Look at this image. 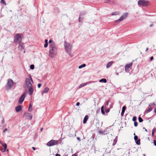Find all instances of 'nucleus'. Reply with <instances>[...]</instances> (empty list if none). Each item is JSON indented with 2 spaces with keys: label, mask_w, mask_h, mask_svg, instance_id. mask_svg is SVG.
I'll list each match as a JSON object with an SVG mask.
<instances>
[{
  "label": "nucleus",
  "mask_w": 156,
  "mask_h": 156,
  "mask_svg": "<svg viewBox=\"0 0 156 156\" xmlns=\"http://www.w3.org/2000/svg\"><path fill=\"white\" fill-rule=\"evenodd\" d=\"M49 55L51 57H54L57 53V48L54 41L50 40L49 41Z\"/></svg>",
  "instance_id": "nucleus-1"
},
{
  "label": "nucleus",
  "mask_w": 156,
  "mask_h": 156,
  "mask_svg": "<svg viewBox=\"0 0 156 156\" xmlns=\"http://www.w3.org/2000/svg\"><path fill=\"white\" fill-rule=\"evenodd\" d=\"M23 35L21 34H17L14 36V42L15 43L21 42L23 37Z\"/></svg>",
  "instance_id": "nucleus-2"
},
{
  "label": "nucleus",
  "mask_w": 156,
  "mask_h": 156,
  "mask_svg": "<svg viewBox=\"0 0 156 156\" xmlns=\"http://www.w3.org/2000/svg\"><path fill=\"white\" fill-rule=\"evenodd\" d=\"M138 4L140 6H147L149 5V3L145 0H140L138 2Z\"/></svg>",
  "instance_id": "nucleus-3"
},
{
  "label": "nucleus",
  "mask_w": 156,
  "mask_h": 156,
  "mask_svg": "<svg viewBox=\"0 0 156 156\" xmlns=\"http://www.w3.org/2000/svg\"><path fill=\"white\" fill-rule=\"evenodd\" d=\"M13 84V81L11 79H9L6 86V89L8 90L10 89L12 87Z\"/></svg>",
  "instance_id": "nucleus-4"
},
{
  "label": "nucleus",
  "mask_w": 156,
  "mask_h": 156,
  "mask_svg": "<svg viewBox=\"0 0 156 156\" xmlns=\"http://www.w3.org/2000/svg\"><path fill=\"white\" fill-rule=\"evenodd\" d=\"M64 46L65 49L67 52L69 54H70V51L72 48V46L69 43H68L66 42L65 41Z\"/></svg>",
  "instance_id": "nucleus-5"
},
{
  "label": "nucleus",
  "mask_w": 156,
  "mask_h": 156,
  "mask_svg": "<svg viewBox=\"0 0 156 156\" xmlns=\"http://www.w3.org/2000/svg\"><path fill=\"white\" fill-rule=\"evenodd\" d=\"M58 141L56 140H52L48 142L46 145L48 147H51L57 144Z\"/></svg>",
  "instance_id": "nucleus-6"
},
{
  "label": "nucleus",
  "mask_w": 156,
  "mask_h": 156,
  "mask_svg": "<svg viewBox=\"0 0 156 156\" xmlns=\"http://www.w3.org/2000/svg\"><path fill=\"white\" fill-rule=\"evenodd\" d=\"M128 15V13L127 12H125L124 13L118 20H116L115 22H121L124 19H125L127 17Z\"/></svg>",
  "instance_id": "nucleus-7"
},
{
  "label": "nucleus",
  "mask_w": 156,
  "mask_h": 156,
  "mask_svg": "<svg viewBox=\"0 0 156 156\" xmlns=\"http://www.w3.org/2000/svg\"><path fill=\"white\" fill-rule=\"evenodd\" d=\"M27 94L26 92L24 93L19 98L18 103L20 104L22 103L24 100V98Z\"/></svg>",
  "instance_id": "nucleus-8"
},
{
  "label": "nucleus",
  "mask_w": 156,
  "mask_h": 156,
  "mask_svg": "<svg viewBox=\"0 0 156 156\" xmlns=\"http://www.w3.org/2000/svg\"><path fill=\"white\" fill-rule=\"evenodd\" d=\"M31 80L28 78H26L25 80V84L27 87H33L30 82Z\"/></svg>",
  "instance_id": "nucleus-9"
},
{
  "label": "nucleus",
  "mask_w": 156,
  "mask_h": 156,
  "mask_svg": "<svg viewBox=\"0 0 156 156\" xmlns=\"http://www.w3.org/2000/svg\"><path fill=\"white\" fill-rule=\"evenodd\" d=\"M23 115L25 117L26 119H27L31 120L33 117L32 114L30 113H25Z\"/></svg>",
  "instance_id": "nucleus-10"
},
{
  "label": "nucleus",
  "mask_w": 156,
  "mask_h": 156,
  "mask_svg": "<svg viewBox=\"0 0 156 156\" xmlns=\"http://www.w3.org/2000/svg\"><path fill=\"white\" fill-rule=\"evenodd\" d=\"M95 82L94 81H90L87 82L85 83H81L79 86V88H81L82 87L85 86H86V85H87V84H89L91 83H94Z\"/></svg>",
  "instance_id": "nucleus-11"
},
{
  "label": "nucleus",
  "mask_w": 156,
  "mask_h": 156,
  "mask_svg": "<svg viewBox=\"0 0 156 156\" xmlns=\"http://www.w3.org/2000/svg\"><path fill=\"white\" fill-rule=\"evenodd\" d=\"M2 144L3 147L1 148V151L2 152H5L6 150V149L7 147V145L5 143Z\"/></svg>",
  "instance_id": "nucleus-12"
},
{
  "label": "nucleus",
  "mask_w": 156,
  "mask_h": 156,
  "mask_svg": "<svg viewBox=\"0 0 156 156\" xmlns=\"http://www.w3.org/2000/svg\"><path fill=\"white\" fill-rule=\"evenodd\" d=\"M25 46L23 43H20L19 45L18 46V48L19 50L20 51H22L24 48Z\"/></svg>",
  "instance_id": "nucleus-13"
},
{
  "label": "nucleus",
  "mask_w": 156,
  "mask_h": 156,
  "mask_svg": "<svg viewBox=\"0 0 156 156\" xmlns=\"http://www.w3.org/2000/svg\"><path fill=\"white\" fill-rule=\"evenodd\" d=\"M28 88L29 94L31 95L33 92V89L32 87H28Z\"/></svg>",
  "instance_id": "nucleus-14"
},
{
  "label": "nucleus",
  "mask_w": 156,
  "mask_h": 156,
  "mask_svg": "<svg viewBox=\"0 0 156 156\" xmlns=\"http://www.w3.org/2000/svg\"><path fill=\"white\" fill-rule=\"evenodd\" d=\"M15 109L16 111L18 112L22 110V106L21 105L17 106L16 107Z\"/></svg>",
  "instance_id": "nucleus-15"
},
{
  "label": "nucleus",
  "mask_w": 156,
  "mask_h": 156,
  "mask_svg": "<svg viewBox=\"0 0 156 156\" xmlns=\"http://www.w3.org/2000/svg\"><path fill=\"white\" fill-rule=\"evenodd\" d=\"M126 109V107L125 106H123L122 109V111L121 113V115L122 116H123L125 112V111Z\"/></svg>",
  "instance_id": "nucleus-16"
},
{
  "label": "nucleus",
  "mask_w": 156,
  "mask_h": 156,
  "mask_svg": "<svg viewBox=\"0 0 156 156\" xmlns=\"http://www.w3.org/2000/svg\"><path fill=\"white\" fill-rule=\"evenodd\" d=\"M49 88L48 87H45L44 89V90L42 92V95L44 93H47L48 92L49 90Z\"/></svg>",
  "instance_id": "nucleus-17"
},
{
  "label": "nucleus",
  "mask_w": 156,
  "mask_h": 156,
  "mask_svg": "<svg viewBox=\"0 0 156 156\" xmlns=\"http://www.w3.org/2000/svg\"><path fill=\"white\" fill-rule=\"evenodd\" d=\"M88 118V117L87 115H86L83 119V123L85 124L86 123L87 121V120Z\"/></svg>",
  "instance_id": "nucleus-18"
},
{
  "label": "nucleus",
  "mask_w": 156,
  "mask_h": 156,
  "mask_svg": "<svg viewBox=\"0 0 156 156\" xmlns=\"http://www.w3.org/2000/svg\"><path fill=\"white\" fill-rule=\"evenodd\" d=\"M117 138H118V137H117V136H116L115 137V138L114 139V140L112 144L113 146H114L115 145V144L117 143Z\"/></svg>",
  "instance_id": "nucleus-19"
},
{
  "label": "nucleus",
  "mask_w": 156,
  "mask_h": 156,
  "mask_svg": "<svg viewBox=\"0 0 156 156\" xmlns=\"http://www.w3.org/2000/svg\"><path fill=\"white\" fill-rule=\"evenodd\" d=\"M100 82H103L104 83H106L107 82V80L106 79L103 78L100 80L99 81Z\"/></svg>",
  "instance_id": "nucleus-20"
},
{
  "label": "nucleus",
  "mask_w": 156,
  "mask_h": 156,
  "mask_svg": "<svg viewBox=\"0 0 156 156\" xmlns=\"http://www.w3.org/2000/svg\"><path fill=\"white\" fill-rule=\"evenodd\" d=\"M113 62H110L108 63L106 65V67L107 68L110 67L112 65Z\"/></svg>",
  "instance_id": "nucleus-21"
},
{
  "label": "nucleus",
  "mask_w": 156,
  "mask_h": 156,
  "mask_svg": "<svg viewBox=\"0 0 156 156\" xmlns=\"http://www.w3.org/2000/svg\"><path fill=\"white\" fill-rule=\"evenodd\" d=\"M132 63H130L129 64H127L125 66V68H129L132 65Z\"/></svg>",
  "instance_id": "nucleus-22"
},
{
  "label": "nucleus",
  "mask_w": 156,
  "mask_h": 156,
  "mask_svg": "<svg viewBox=\"0 0 156 156\" xmlns=\"http://www.w3.org/2000/svg\"><path fill=\"white\" fill-rule=\"evenodd\" d=\"M140 139H139L136 141H135L136 144L137 145H140Z\"/></svg>",
  "instance_id": "nucleus-23"
},
{
  "label": "nucleus",
  "mask_w": 156,
  "mask_h": 156,
  "mask_svg": "<svg viewBox=\"0 0 156 156\" xmlns=\"http://www.w3.org/2000/svg\"><path fill=\"white\" fill-rule=\"evenodd\" d=\"M130 70H132V69H125V71L126 73L129 72V75H130V73L129 72Z\"/></svg>",
  "instance_id": "nucleus-24"
},
{
  "label": "nucleus",
  "mask_w": 156,
  "mask_h": 156,
  "mask_svg": "<svg viewBox=\"0 0 156 156\" xmlns=\"http://www.w3.org/2000/svg\"><path fill=\"white\" fill-rule=\"evenodd\" d=\"M32 105H31L30 104L29 105V109H28V111L29 112H31V111H32Z\"/></svg>",
  "instance_id": "nucleus-25"
},
{
  "label": "nucleus",
  "mask_w": 156,
  "mask_h": 156,
  "mask_svg": "<svg viewBox=\"0 0 156 156\" xmlns=\"http://www.w3.org/2000/svg\"><path fill=\"white\" fill-rule=\"evenodd\" d=\"M152 110V108H150L147 110L145 112V113H147L149 112H150Z\"/></svg>",
  "instance_id": "nucleus-26"
},
{
  "label": "nucleus",
  "mask_w": 156,
  "mask_h": 156,
  "mask_svg": "<svg viewBox=\"0 0 156 156\" xmlns=\"http://www.w3.org/2000/svg\"><path fill=\"white\" fill-rule=\"evenodd\" d=\"M86 66V65L85 64H83L82 65H81L80 66H79L78 68L79 69L81 68H82L85 67Z\"/></svg>",
  "instance_id": "nucleus-27"
},
{
  "label": "nucleus",
  "mask_w": 156,
  "mask_h": 156,
  "mask_svg": "<svg viewBox=\"0 0 156 156\" xmlns=\"http://www.w3.org/2000/svg\"><path fill=\"white\" fill-rule=\"evenodd\" d=\"M119 14V13L118 12H113L112 14V15H118Z\"/></svg>",
  "instance_id": "nucleus-28"
},
{
  "label": "nucleus",
  "mask_w": 156,
  "mask_h": 156,
  "mask_svg": "<svg viewBox=\"0 0 156 156\" xmlns=\"http://www.w3.org/2000/svg\"><path fill=\"white\" fill-rule=\"evenodd\" d=\"M139 121L140 122H141L143 121V119L140 117H139L138 118Z\"/></svg>",
  "instance_id": "nucleus-29"
},
{
  "label": "nucleus",
  "mask_w": 156,
  "mask_h": 156,
  "mask_svg": "<svg viewBox=\"0 0 156 156\" xmlns=\"http://www.w3.org/2000/svg\"><path fill=\"white\" fill-rule=\"evenodd\" d=\"M156 130V129H153L152 130V136H153L154 135V133L155 131Z\"/></svg>",
  "instance_id": "nucleus-30"
},
{
  "label": "nucleus",
  "mask_w": 156,
  "mask_h": 156,
  "mask_svg": "<svg viewBox=\"0 0 156 156\" xmlns=\"http://www.w3.org/2000/svg\"><path fill=\"white\" fill-rule=\"evenodd\" d=\"M0 2L2 4H5V5H6V2L5 1V0H1L0 1Z\"/></svg>",
  "instance_id": "nucleus-31"
},
{
  "label": "nucleus",
  "mask_w": 156,
  "mask_h": 156,
  "mask_svg": "<svg viewBox=\"0 0 156 156\" xmlns=\"http://www.w3.org/2000/svg\"><path fill=\"white\" fill-rule=\"evenodd\" d=\"M136 118L135 116H134L132 120L133 121L135 122H136Z\"/></svg>",
  "instance_id": "nucleus-32"
},
{
  "label": "nucleus",
  "mask_w": 156,
  "mask_h": 156,
  "mask_svg": "<svg viewBox=\"0 0 156 156\" xmlns=\"http://www.w3.org/2000/svg\"><path fill=\"white\" fill-rule=\"evenodd\" d=\"M134 140L135 141H136L138 140V137L137 136H134Z\"/></svg>",
  "instance_id": "nucleus-33"
},
{
  "label": "nucleus",
  "mask_w": 156,
  "mask_h": 156,
  "mask_svg": "<svg viewBox=\"0 0 156 156\" xmlns=\"http://www.w3.org/2000/svg\"><path fill=\"white\" fill-rule=\"evenodd\" d=\"M28 76L29 77V79H30L31 80V81H32V82H33L31 75L30 74H29V75Z\"/></svg>",
  "instance_id": "nucleus-34"
},
{
  "label": "nucleus",
  "mask_w": 156,
  "mask_h": 156,
  "mask_svg": "<svg viewBox=\"0 0 156 156\" xmlns=\"http://www.w3.org/2000/svg\"><path fill=\"white\" fill-rule=\"evenodd\" d=\"M110 111V109L109 108H107L105 109V112L106 113H108Z\"/></svg>",
  "instance_id": "nucleus-35"
},
{
  "label": "nucleus",
  "mask_w": 156,
  "mask_h": 156,
  "mask_svg": "<svg viewBox=\"0 0 156 156\" xmlns=\"http://www.w3.org/2000/svg\"><path fill=\"white\" fill-rule=\"evenodd\" d=\"M138 123L136 122H134V125L136 127L137 126Z\"/></svg>",
  "instance_id": "nucleus-36"
},
{
  "label": "nucleus",
  "mask_w": 156,
  "mask_h": 156,
  "mask_svg": "<svg viewBox=\"0 0 156 156\" xmlns=\"http://www.w3.org/2000/svg\"><path fill=\"white\" fill-rule=\"evenodd\" d=\"M109 102V100L107 101L105 105V107H106L108 105Z\"/></svg>",
  "instance_id": "nucleus-37"
},
{
  "label": "nucleus",
  "mask_w": 156,
  "mask_h": 156,
  "mask_svg": "<svg viewBox=\"0 0 156 156\" xmlns=\"http://www.w3.org/2000/svg\"><path fill=\"white\" fill-rule=\"evenodd\" d=\"M99 133L100 134H103V133H105V131L103 132L102 130H100L99 131Z\"/></svg>",
  "instance_id": "nucleus-38"
},
{
  "label": "nucleus",
  "mask_w": 156,
  "mask_h": 156,
  "mask_svg": "<svg viewBox=\"0 0 156 156\" xmlns=\"http://www.w3.org/2000/svg\"><path fill=\"white\" fill-rule=\"evenodd\" d=\"M101 112L103 115L105 114V112L104 111V110H101Z\"/></svg>",
  "instance_id": "nucleus-39"
},
{
  "label": "nucleus",
  "mask_w": 156,
  "mask_h": 156,
  "mask_svg": "<svg viewBox=\"0 0 156 156\" xmlns=\"http://www.w3.org/2000/svg\"><path fill=\"white\" fill-rule=\"evenodd\" d=\"M34 65H31L30 66V68H34Z\"/></svg>",
  "instance_id": "nucleus-40"
},
{
  "label": "nucleus",
  "mask_w": 156,
  "mask_h": 156,
  "mask_svg": "<svg viewBox=\"0 0 156 156\" xmlns=\"http://www.w3.org/2000/svg\"><path fill=\"white\" fill-rule=\"evenodd\" d=\"M48 43H45V44H44V47L45 48H46V47H47V46H48Z\"/></svg>",
  "instance_id": "nucleus-41"
},
{
  "label": "nucleus",
  "mask_w": 156,
  "mask_h": 156,
  "mask_svg": "<svg viewBox=\"0 0 156 156\" xmlns=\"http://www.w3.org/2000/svg\"><path fill=\"white\" fill-rule=\"evenodd\" d=\"M110 0H105V2L106 3L109 2Z\"/></svg>",
  "instance_id": "nucleus-42"
},
{
  "label": "nucleus",
  "mask_w": 156,
  "mask_h": 156,
  "mask_svg": "<svg viewBox=\"0 0 156 156\" xmlns=\"http://www.w3.org/2000/svg\"><path fill=\"white\" fill-rule=\"evenodd\" d=\"M41 85V83H38L37 85L38 87L39 88L40 87Z\"/></svg>",
  "instance_id": "nucleus-43"
},
{
  "label": "nucleus",
  "mask_w": 156,
  "mask_h": 156,
  "mask_svg": "<svg viewBox=\"0 0 156 156\" xmlns=\"http://www.w3.org/2000/svg\"><path fill=\"white\" fill-rule=\"evenodd\" d=\"M154 144L155 146H156V140H154Z\"/></svg>",
  "instance_id": "nucleus-44"
},
{
  "label": "nucleus",
  "mask_w": 156,
  "mask_h": 156,
  "mask_svg": "<svg viewBox=\"0 0 156 156\" xmlns=\"http://www.w3.org/2000/svg\"><path fill=\"white\" fill-rule=\"evenodd\" d=\"M80 104V103L79 102H78L76 104V105L77 106H78Z\"/></svg>",
  "instance_id": "nucleus-45"
},
{
  "label": "nucleus",
  "mask_w": 156,
  "mask_h": 156,
  "mask_svg": "<svg viewBox=\"0 0 156 156\" xmlns=\"http://www.w3.org/2000/svg\"><path fill=\"white\" fill-rule=\"evenodd\" d=\"M153 59V56H151V58H150V60L151 61H152Z\"/></svg>",
  "instance_id": "nucleus-46"
},
{
  "label": "nucleus",
  "mask_w": 156,
  "mask_h": 156,
  "mask_svg": "<svg viewBox=\"0 0 156 156\" xmlns=\"http://www.w3.org/2000/svg\"><path fill=\"white\" fill-rule=\"evenodd\" d=\"M104 110V106H102L101 107V110Z\"/></svg>",
  "instance_id": "nucleus-47"
},
{
  "label": "nucleus",
  "mask_w": 156,
  "mask_h": 156,
  "mask_svg": "<svg viewBox=\"0 0 156 156\" xmlns=\"http://www.w3.org/2000/svg\"><path fill=\"white\" fill-rule=\"evenodd\" d=\"M55 156H61V155L60 154H56Z\"/></svg>",
  "instance_id": "nucleus-48"
},
{
  "label": "nucleus",
  "mask_w": 156,
  "mask_h": 156,
  "mask_svg": "<svg viewBox=\"0 0 156 156\" xmlns=\"http://www.w3.org/2000/svg\"><path fill=\"white\" fill-rule=\"evenodd\" d=\"M45 43H48V40H47V39H46L45 40Z\"/></svg>",
  "instance_id": "nucleus-49"
},
{
  "label": "nucleus",
  "mask_w": 156,
  "mask_h": 156,
  "mask_svg": "<svg viewBox=\"0 0 156 156\" xmlns=\"http://www.w3.org/2000/svg\"><path fill=\"white\" fill-rule=\"evenodd\" d=\"M118 71H116L115 72V73H116V75H119V73L117 72Z\"/></svg>",
  "instance_id": "nucleus-50"
},
{
  "label": "nucleus",
  "mask_w": 156,
  "mask_h": 156,
  "mask_svg": "<svg viewBox=\"0 0 156 156\" xmlns=\"http://www.w3.org/2000/svg\"><path fill=\"white\" fill-rule=\"evenodd\" d=\"M32 148L34 151L36 150V148L34 147H32Z\"/></svg>",
  "instance_id": "nucleus-51"
},
{
  "label": "nucleus",
  "mask_w": 156,
  "mask_h": 156,
  "mask_svg": "<svg viewBox=\"0 0 156 156\" xmlns=\"http://www.w3.org/2000/svg\"><path fill=\"white\" fill-rule=\"evenodd\" d=\"M154 112L156 113V107L155 108L154 110Z\"/></svg>",
  "instance_id": "nucleus-52"
},
{
  "label": "nucleus",
  "mask_w": 156,
  "mask_h": 156,
  "mask_svg": "<svg viewBox=\"0 0 156 156\" xmlns=\"http://www.w3.org/2000/svg\"><path fill=\"white\" fill-rule=\"evenodd\" d=\"M77 139L78 140H79V141H80V138H79V137H77Z\"/></svg>",
  "instance_id": "nucleus-53"
},
{
  "label": "nucleus",
  "mask_w": 156,
  "mask_h": 156,
  "mask_svg": "<svg viewBox=\"0 0 156 156\" xmlns=\"http://www.w3.org/2000/svg\"><path fill=\"white\" fill-rule=\"evenodd\" d=\"M72 156H77V155H76V154H73Z\"/></svg>",
  "instance_id": "nucleus-54"
},
{
  "label": "nucleus",
  "mask_w": 156,
  "mask_h": 156,
  "mask_svg": "<svg viewBox=\"0 0 156 156\" xmlns=\"http://www.w3.org/2000/svg\"><path fill=\"white\" fill-rule=\"evenodd\" d=\"M7 130V129H5L4 130V132H5V131H6Z\"/></svg>",
  "instance_id": "nucleus-55"
},
{
  "label": "nucleus",
  "mask_w": 156,
  "mask_h": 156,
  "mask_svg": "<svg viewBox=\"0 0 156 156\" xmlns=\"http://www.w3.org/2000/svg\"><path fill=\"white\" fill-rule=\"evenodd\" d=\"M148 50V48H147L146 49V51H147Z\"/></svg>",
  "instance_id": "nucleus-56"
},
{
  "label": "nucleus",
  "mask_w": 156,
  "mask_h": 156,
  "mask_svg": "<svg viewBox=\"0 0 156 156\" xmlns=\"http://www.w3.org/2000/svg\"><path fill=\"white\" fill-rule=\"evenodd\" d=\"M2 123H3L4 122V119H3V120L2 121Z\"/></svg>",
  "instance_id": "nucleus-57"
},
{
  "label": "nucleus",
  "mask_w": 156,
  "mask_h": 156,
  "mask_svg": "<svg viewBox=\"0 0 156 156\" xmlns=\"http://www.w3.org/2000/svg\"><path fill=\"white\" fill-rule=\"evenodd\" d=\"M143 129H145V131H146V132H147V129H146L144 127V128H143Z\"/></svg>",
  "instance_id": "nucleus-58"
},
{
  "label": "nucleus",
  "mask_w": 156,
  "mask_h": 156,
  "mask_svg": "<svg viewBox=\"0 0 156 156\" xmlns=\"http://www.w3.org/2000/svg\"><path fill=\"white\" fill-rule=\"evenodd\" d=\"M152 105H155V104H154V103H153V104H152Z\"/></svg>",
  "instance_id": "nucleus-59"
},
{
  "label": "nucleus",
  "mask_w": 156,
  "mask_h": 156,
  "mask_svg": "<svg viewBox=\"0 0 156 156\" xmlns=\"http://www.w3.org/2000/svg\"><path fill=\"white\" fill-rule=\"evenodd\" d=\"M43 128H42L41 129V131H42V130H43Z\"/></svg>",
  "instance_id": "nucleus-60"
},
{
  "label": "nucleus",
  "mask_w": 156,
  "mask_h": 156,
  "mask_svg": "<svg viewBox=\"0 0 156 156\" xmlns=\"http://www.w3.org/2000/svg\"><path fill=\"white\" fill-rule=\"evenodd\" d=\"M143 155H144V156H146L145 154H143Z\"/></svg>",
  "instance_id": "nucleus-61"
},
{
  "label": "nucleus",
  "mask_w": 156,
  "mask_h": 156,
  "mask_svg": "<svg viewBox=\"0 0 156 156\" xmlns=\"http://www.w3.org/2000/svg\"><path fill=\"white\" fill-rule=\"evenodd\" d=\"M134 136H136V135H135V133H134Z\"/></svg>",
  "instance_id": "nucleus-62"
},
{
  "label": "nucleus",
  "mask_w": 156,
  "mask_h": 156,
  "mask_svg": "<svg viewBox=\"0 0 156 156\" xmlns=\"http://www.w3.org/2000/svg\"><path fill=\"white\" fill-rule=\"evenodd\" d=\"M23 52L24 53H25V51H24Z\"/></svg>",
  "instance_id": "nucleus-63"
},
{
  "label": "nucleus",
  "mask_w": 156,
  "mask_h": 156,
  "mask_svg": "<svg viewBox=\"0 0 156 156\" xmlns=\"http://www.w3.org/2000/svg\"><path fill=\"white\" fill-rule=\"evenodd\" d=\"M7 151H9V150H8V149H7Z\"/></svg>",
  "instance_id": "nucleus-64"
}]
</instances>
